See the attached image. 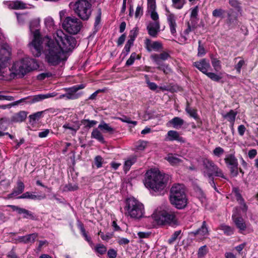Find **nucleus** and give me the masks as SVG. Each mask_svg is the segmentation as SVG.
Masks as SVG:
<instances>
[{
	"mask_svg": "<svg viewBox=\"0 0 258 258\" xmlns=\"http://www.w3.org/2000/svg\"><path fill=\"white\" fill-rule=\"evenodd\" d=\"M30 31L33 34V40L29 44L30 49L36 57H39L43 51L45 60L50 65L56 66L66 61L68 57V52L75 47L76 40L74 37L57 30L53 34L55 41L48 36L41 37L39 30Z\"/></svg>",
	"mask_w": 258,
	"mask_h": 258,
	"instance_id": "nucleus-1",
	"label": "nucleus"
},
{
	"mask_svg": "<svg viewBox=\"0 0 258 258\" xmlns=\"http://www.w3.org/2000/svg\"><path fill=\"white\" fill-rule=\"evenodd\" d=\"M145 175V185L155 191L163 190L168 179L167 175L162 174L155 169L148 170Z\"/></svg>",
	"mask_w": 258,
	"mask_h": 258,
	"instance_id": "nucleus-2",
	"label": "nucleus"
},
{
	"mask_svg": "<svg viewBox=\"0 0 258 258\" xmlns=\"http://www.w3.org/2000/svg\"><path fill=\"white\" fill-rule=\"evenodd\" d=\"M170 201L176 208L181 209L187 205V198L184 186L181 184H174L170 189Z\"/></svg>",
	"mask_w": 258,
	"mask_h": 258,
	"instance_id": "nucleus-3",
	"label": "nucleus"
},
{
	"mask_svg": "<svg viewBox=\"0 0 258 258\" xmlns=\"http://www.w3.org/2000/svg\"><path fill=\"white\" fill-rule=\"evenodd\" d=\"M95 0H78L70 3L69 7L82 20H87L92 13V6Z\"/></svg>",
	"mask_w": 258,
	"mask_h": 258,
	"instance_id": "nucleus-4",
	"label": "nucleus"
},
{
	"mask_svg": "<svg viewBox=\"0 0 258 258\" xmlns=\"http://www.w3.org/2000/svg\"><path fill=\"white\" fill-rule=\"evenodd\" d=\"M37 67L34 59L25 58L14 62L9 71L16 76L23 77L27 73L36 69Z\"/></svg>",
	"mask_w": 258,
	"mask_h": 258,
	"instance_id": "nucleus-5",
	"label": "nucleus"
},
{
	"mask_svg": "<svg viewBox=\"0 0 258 258\" xmlns=\"http://www.w3.org/2000/svg\"><path fill=\"white\" fill-rule=\"evenodd\" d=\"M125 210L127 216L135 219L142 217L144 213V205L134 198L126 199Z\"/></svg>",
	"mask_w": 258,
	"mask_h": 258,
	"instance_id": "nucleus-6",
	"label": "nucleus"
},
{
	"mask_svg": "<svg viewBox=\"0 0 258 258\" xmlns=\"http://www.w3.org/2000/svg\"><path fill=\"white\" fill-rule=\"evenodd\" d=\"M152 217L159 225H172L177 222L175 214L172 212L156 211Z\"/></svg>",
	"mask_w": 258,
	"mask_h": 258,
	"instance_id": "nucleus-7",
	"label": "nucleus"
},
{
	"mask_svg": "<svg viewBox=\"0 0 258 258\" xmlns=\"http://www.w3.org/2000/svg\"><path fill=\"white\" fill-rule=\"evenodd\" d=\"M203 173L205 177H211L213 175L226 179L222 170L213 161L205 159L203 160Z\"/></svg>",
	"mask_w": 258,
	"mask_h": 258,
	"instance_id": "nucleus-8",
	"label": "nucleus"
},
{
	"mask_svg": "<svg viewBox=\"0 0 258 258\" xmlns=\"http://www.w3.org/2000/svg\"><path fill=\"white\" fill-rule=\"evenodd\" d=\"M82 27V23L75 17H67L62 22V27L68 33L77 34Z\"/></svg>",
	"mask_w": 258,
	"mask_h": 258,
	"instance_id": "nucleus-9",
	"label": "nucleus"
},
{
	"mask_svg": "<svg viewBox=\"0 0 258 258\" xmlns=\"http://www.w3.org/2000/svg\"><path fill=\"white\" fill-rule=\"evenodd\" d=\"M170 57L169 54L167 52H163L160 54H154L151 55V58L153 61L158 65L157 68L163 72L165 74L171 72V69L168 65L161 62V60H165Z\"/></svg>",
	"mask_w": 258,
	"mask_h": 258,
	"instance_id": "nucleus-10",
	"label": "nucleus"
},
{
	"mask_svg": "<svg viewBox=\"0 0 258 258\" xmlns=\"http://www.w3.org/2000/svg\"><path fill=\"white\" fill-rule=\"evenodd\" d=\"M10 48L8 46H5L0 50V73H4L3 71L7 66L8 61L11 54Z\"/></svg>",
	"mask_w": 258,
	"mask_h": 258,
	"instance_id": "nucleus-11",
	"label": "nucleus"
},
{
	"mask_svg": "<svg viewBox=\"0 0 258 258\" xmlns=\"http://www.w3.org/2000/svg\"><path fill=\"white\" fill-rule=\"evenodd\" d=\"M165 11L170 32L172 35L175 36L176 34V17L169 11V9L166 6L165 7Z\"/></svg>",
	"mask_w": 258,
	"mask_h": 258,
	"instance_id": "nucleus-12",
	"label": "nucleus"
},
{
	"mask_svg": "<svg viewBox=\"0 0 258 258\" xmlns=\"http://www.w3.org/2000/svg\"><path fill=\"white\" fill-rule=\"evenodd\" d=\"M237 211L238 208H235L232 215V220L239 232L242 233L246 230L247 224L242 217L239 215Z\"/></svg>",
	"mask_w": 258,
	"mask_h": 258,
	"instance_id": "nucleus-13",
	"label": "nucleus"
},
{
	"mask_svg": "<svg viewBox=\"0 0 258 258\" xmlns=\"http://www.w3.org/2000/svg\"><path fill=\"white\" fill-rule=\"evenodd\" d=\"M84 88V85L80 84L74 86L71 88H65L64 90L67 92V93L65 94V98L68 99H76L78 98L80 96V95L76 93L77 92Z\"/></svg>",
	"mask_w": 258,
	"mask_h": 258,
	"instance_id": "nucleus-14",
	"label": "nucleus"
},
{
	"mask_svg": "<svg viewBox=\"0 0 258 258\" xmlns=\"http://www.w3.org/2000/svg\"><path fill=\"white\" fill-rule=\"evenodd\" d=\"M191 234L195 236H197V237L200 240H203L206 238L209 235V232L206 221H204L203 222L201 228L195 231L191 232Z\"/></svg>",
	"mask_w": 258,
	"mask_h": 258,
	"instance_id": "nucleus-15",
	"label": "nucleus"
},
{
	"mask_svg": "<svg viewBox=\"0 0 258 258\" xmlns=\"http://www.w3.org/2000/svg\"><path fill=\"white\" fill-rule=\"evenodd\" d=\"M194 66L204 74H207L208 70L211 68L209 61L206 58L195 61L194 63Z\"/></svg>",
	"mask_w": 258,
	"mask_h": 258,
	"instance_id": "nucleus-16",
	"label": "nucleus"
},
{
	"mask_svg": "<svg viewBox=\"0 0 258 258\" xmlns=\"http://www.w3.org/2000/svg\"><path fill=\"white\" fill-rule=\"evenodd\" d=\"M160 22H150L147 27L148 34L152 37H157L160 32Z\"/></svg>",
	"mask_w": 258,
	"mask_h": 258,
	"instance_id": "nucleus-17",
	"label": "nucleus"
},
{
	"mask_svg": "<svg viewBox=\"0 0 258 258\" xmlns=\"http://www.w3.org/2000/svg\"><path fill=\"white\" fill-rule=\"evenodd\" d=\"M9 7L11 9L16 10H23L34 8V6L27 5L23 3L22 1L18 0L10 2Z\"/></svg>",
	"mask_w": 258,
	"mask_h": 258,
	"instance_id": "nucleus-18",
	"label": "nucleus"
},
{
	"mask_svg": "<svg viewBox=\"0 0 258 258\" xmlns=\"http://www.w3.org/2000/svg\"><path fill=\"white\" fill-rule=\"evenodd\" d=\"M13 211L17 212L19 214H23L24 218L30 219L34 220L35 219V216L31 212L25 209L20 208L16 206H11Z\"/></svg>",
	"mask_w": 258,
	"mask_h": 258,
	"instance_id": "nucleus-19",
	"label": "nucleus"
},
{
	"mask_svg": "<svg viewBox=\"0 0 258 258\" xmlns=\"http://www.w3.org/2000/svg\"><path fill=\"white\" fill-rule=\"evenodd\" d=\"M145 47L148 51L152 50L157 51L162 47V44L159 41H152L150 39L146 38L145 40Z\"/></svg>",
	"mask_w": 258,
	"mask_h": 258,
	"instance_id": "nucleus-20",
	"label": "nucleus"
},
{
	"mask_svg": "<svg viewBox=\"0 0 258 258\" xmlns=\"http://www.w3.org/2000/svg\"><path fill=\"white\" fill-rule=\"evenodd\" d=\"M165 159L167 160L172 166H177L182 162L180 156L175 154H168Z\"/></svg>",
	"mask_w": 258,
	"mask_h": 258,
	"instance_id": "nucleus-21",
	"label": "nucleus"
},
{
	"mask_svg": "<svg viewBox=\"0 0 258 258\" xmlns=\"http://www.w3.org/2000/svg\"><path fill=\"white\" fill-rule=\"evenodd\" d=\"M62 127L66 130L71 131L72 134L75 135L77 131H78L80 127V124L78 120L70 121L64 124Z\"/></svg>",
	"mask_w": 258,
	"mask_h": 258,
	"instance_id": "nucleus-22",
	"label": "nucleus"
},
{
	"mask_svg": "<svg viewBox=\"0 0 258 258\" xmlns=\"http://www.w3.org/2000/svg\"><path fill=\"white\" fill-rule=\"evenodd\" d=\"M166 140L169 141H173L176 140L180 142H183V139L181 137L178 133L175 131H169L168 132L166 137Z\"/></svg>",
	"mask_w": 258,
	"mask_h": 258,
	"instance_id": "nucleus-23",
	"label": "nucleus"
},
{
	"mask_svg": "<svg viewBox=\"0 0 258 258\" xmlns=\"http://www.w3.org/2000/svg\"><path fill=\"white\" fill-rule=\"evenodd\" d=\"M45 27L49 31H52L56 28L53 19L50 16H47L44 19Z\"/></svg>",
	"mask_w": 258,
	"mask_h": 258,
	"instance_id": "nucleus-24",
	"label": "nucleus"
},
{
	"mask_svg": "<svg viewBox=\"0 0 258 258\" xmlns=\"http://www.w3.org/2000/svg\"><path fill=\"white\" fill-rule=\"evenodd\" d=\"M57 93L55 92L49 93L46 94H39L38 95H35L33 96L32 99L31 103H35L37 102H39L42 100H44L46 98L54 97L56 96Z\"/></svg>",
	"mask_w": 258,
	"mask_h": 258,
	"instance_id": "nucleus-25",
	"label": "nucleus"
},
{
	"mask_svg": "<svg viewBox=\"0 0 258 258\" xmlns=\"http://www.w3.org/2000/svg\"><path fill=\"white\" fill-rule=\"evenodd\" d=\"M98 128L100 129L104 133H108L109 134H113L115 130L109 125V124L102 121L98 125Z\"/></svg>",
	"mask_w": 258,
	"mask_h": 258,
	"instance_id": "nucleus-26",
	"label": "nucleus"
},
{
	"mask_svg": "<svg viewBox=\"0 0 258 258\" xmlns=\"http://www.w3.org/2000/svg\"><path fill=\"white\" fill-rule=\"evenodd\" d=\"M45 198V195H36L30 192H26L22 194L21 196L19 197L18 199H29L31 200H41Z\"/></svg>",
	"mask_w": 258,
	"mask_h": 258,
	"instance_id": "nucleus-27",
	"label": "nucleus"
},
{
	"mask_svg": "<svg viewBox=\"0 0 258 258\" xmlns=\"http://www.w3.org/2000/svg\"><path fill=\"white\" fill-rule=\"evenodd\" d=\"M224 160L228 168L231 166L238 165L237 159L233 154L227 155L225 158Z\"/></svg>",
	"mask_w": 258,
	"mask_h": 258,
	"instance_id": "nucleus-28",
	"label": "nucleus"
},
{
	"mask_svg": "<svg viewBox=\"0 0 258 258\" xmlns=\"http://www.w3.org/2000/svg\"><path fill=\"white\" fill-rule=\"evenodd\" d=\"M16 188L14 190L13 192L9 195V198H12L13 196H17L22 193L24 190L25 185L23 182L20 180L17 182Z\"/></svg>",
	"mask_w": 258,
	"mask_h": 258,
	"instance_id": "nucleus-29",
	"label": "nucleus"
},
{
	"mask_svg": "<svg viewBox=\"0 0 258 258\" xmlns=\"http://www.w3.org/2000/svg\"><path fill=\"white\" fill-rule=\"evenodd\" d=\"M234 194L236 200L240 205V208L241 209L243 212H246L247 210V207L244 203L243 199L242 198L241 195L238 192L237 190H235Z\"/></svg>",
	"mask_w": 258,
	"mask_h": 258,
	"instance_id": "nucleus-30",
	"label": "nucleus"
},
{
	"mask_svg": "<svg viewBox=\"0 0 258 258\" xmlns=\"http://www.w3.org/2000/svg\"><path fill=\"white\" fill-rule=\"evenodd\" d=\"M27 117V113L24 111H21L14 114L12 121L15 122H21L25 120Z\"/></svg>",
	"mask_w": 258,
	"mask_h": 258,
	"instance_id": "nucleus-31",
	"label": "nucleus"
},
{
	"mask_svg": "<svg viewBox=\"0 0 258 258\" xmlns=\"http://www.w3.org/2000/svg\"><path fill=\"white\" fill-rule=\"evenodd\" d=\"M237 115V112L234 111L233 110H230L229 112H228L226 114L224 115V117L227 119V120L230 122L231 130L232 131H234L233 125L234 123V121L235 120L236 115Z\"/></svg>",
	"mask_w": 258,
	"mask_h": 258,
	"instance_id": "nucleus-32",
	"label": "nucleus"
},
{
	"mask_svg": "<svg viewBox=\"0 0 258 258\" xmlns=\"http://www.w3.org/2000/svg\"><path fill=\"white\" fill-rule=\"evenodd\" d=\"M184 121L179 117H175L169 121L168 123L172 125L175 128L178 129L184 124Z\"/></svg>",
	"mask_w": 258,
	"mask_h": 258,
	"instance_id": "nucleus-33",
	"label": "nucleus"
},
{
	"mask_svg": "<svg viewBox=\"0 0 258 258\" xmlns=\"http://www.w3.org/2000/svg\"><path fill=\"white\" fill-rule=\"evenodd\" d=\"M99 128H94L91 133V138L98 140L101 143L104 142V139L102 133L98 130Z\"/></svg>",
	"mask_w": 258,
	"mask_h": 258,
	"instance_id": "nucleus-34",
	"label": "nucleus"
},
{
	"mask_svg": "<svg viewBox=\"0 0 258 258\" xmlns=\"http://www.w3.org/2000/svg\"><path fill=\"white\" fill-rule=\"evenodd\" d=\"M219 229L222 230L226 235H231L234 233V228L225 224H221L219 226Z\"/></svg>",
	"mask_w": 258,
	"mask_h": 258,
	"instance_id": "nucleus-35",
	"label": "nucleus"
},
{
	"mask_svg": "<svg viewBox=\"0 0 258 258\" xmlns=\"http://www.w3.org/2000/svg\"><path fill=\"white\" fill-rule=\"evenodd\" d=\"M136 158L133 157L129 158L127 160L124 162V170L125 171H128L131 166L136 162Z\"/></svg>",
	"mask_w": 258,
	"mask_h": 258,
	"instance_id": "nucleus-36",
	"label": "nucleus"
},
{
	"mask_svg": "<svg viewBox=\"0 0 258 258\" xmlns=\"http://www.w3.org/2000/svg\"><path fill=\"white\" fill-rule=\"evenodd\" d=\"M27 98H28V97L22 98L19 100L14 102L12 104L0 105V108L3 109H6L7 108H10L12 106L17 105L21 103L24 102L25 100Z\"/></svg>",
	"mask_w": 258,
	"mask_h": 258,
	"instance_id": "nucleus-37",
	"label": "nucleus"
},
{
	"mask_svg": "<svg viewBox=\"0 0 258 258\" xmlns=\"http://www.w3.org/2000/svg\"><path fill=\"white\" fill-rule=\"evenodd\" d=\"M185 111L190 115V116L193 117L195 119L198 118V115L196 110L190 107L188 103H187Z\"/></svg>",
	"mask_w": 258,
	"mask_h": 258,
	"instance_id": "nucleus-38",
	"label": "nucleus"
},
{
	"mask_svg": "<svg viewBox=\"0 0 258 258\" xmlns=\"http://www.w3.org/2000/svg\"><path fill=\"white\" fill-rule=\"evenodd\" d=\"M82 123L84 125L86 128L88 129L95 126L97 121L94 120L84 119L82 121Z\"/></svg>",
	"mask_w": 258,
	"mask_h": 258,
	"instance_id": "nucleus-39",
	"label": "nucleus"
},
{
	"mask_svg": "<svg viewBox=\"0 0 258 258\" xmlns=\"http://www.w3.org/2000/svg\"><path fill=\"white\" fill-rule=\"evenodd\" d=\"M140 56L139 55L137 54V53L135 52H133L131 54L130 58L126 61L125 64L127 66H131L134 63L135 60L136 59H140Z\"/></svg>",
	"mask_w": 258,
	"mask_h": 258,
	"instance_id": "nucleus-40",
	"label": "nucleus"
},
{
	"mask_svg": "<svg viewBox=\"0 0 258 258\" xmlns=\"http://www.w3.org/2000/svg\"><path fill=\"white\" fill-rule=\"evenodd\" d=\"M208 252V249L206 245H204L200 247L198 252V258H204Z\"/></svg>",
	"mask_w": 258,
	"mask_h": 258,
	"instance_id": "nucleus-41",
	"label": "nucleus"
},
{
	"mask_svg": "<svg viewBox=\"0 0 258 258\" xmlns=\"http://www.w3.org/2000/svg\"><path fill=\"white\" fill-rule=\"evenodd\" d=\"M96 252H98L100 254H104L106 251L107 248L106 246H105L102 244H98L96 245L94 248Z\"/></svg>",
	"mask_w": 258,
	"mask_h": 258,
	"instance_id": "nucleus-42",
	"label": "nucleus"
},
{
	"mask_svg": "<svg viewBox=\"0 0 258 258\" xmlns=\"http://www.w3.org/2000/svg\"><path fill=\"white\" fill-rule=\"evenodd\" d=\"M198 43L199 46L198 48L197 55L199 57H201L206 54V51L204 45L202 44L201 40H199Z\"/></svg>",
	"mask_w": 258,
	"mask_h": 258,
	"instance_id": "nucleus-43",
	"label": "nucleus"
},
{
	"mask_svg": "<svg viewBox=\"0 0 258 258\" xmlns=\"http://www.w3.org/2000/svg\"><path fill=\"white\" fill-rule=\"evenodd\" d=\"M191 31V28L188 23L187 28L183 31V34L181 35V39H183L184 42H186L189 39L188 34Z\"/></svg>",
	"mask_w": 258,
	"mask_h": 258,
	"instance_id": "nucleus-44",
	"label": "nucleus"
},
{
	"mask_svg": "<svg viewBox=\"0 0 258 258\" xmlns=\"http://www.w3.org/2000/svg\"><path fill=\"white\" fill-rule=\"evenodd\" d=\"M139 30L137 27L134 28L130 33L129 38L130 39L128 40H132V42L134 43V40L137 37L138 34Z\"/></svg>",
	"mask_w": 258,
	"mask_h": 258,
	"instance_id": "nucleus-45",
	"label": "nucleus"
},
{
	"mask_svg": "<svg viewBox=\"0 0 258 258\" xmlns=\"http://www.w3.org/2000/svg\"><path fill=\"white\" fill-rule=\"evenodd\" d=\"M172 6L177 9H181L185 4L184 0H172Z\"/></svg>",
	"mask_w": 258,
	"mask_h": 258,
	"instance_id": "nucleus-46",
	"label": "nucleus"
},
{
	"mask_svg": "<svg viewBox=\"0 0 258 258\" xmlns=\"http://www.w3.org/2000/svg\"><path fill=\"white\" fill-rule=\"evenodd\" d=\"M212 64L216 71H219L221 68V62L217 58H212L211 59Z\"/></svg>",
	"mask_w": 258,
	"mask_h": 258,
	"instance_id": "nucleus-47",
	"label": "nucleus"
},
{
	"mask_svg": "<svg viewBox=\"0 0 258 258\" xmlns=\"http://www.w3.org/2000/svg\"><path fill=\"white\" fill-rule=\"evenodd\" d=\"M205 75H206L212 80L216 82H218L222 79L221 76L214 73L207 72Z\"/></svg>",
	"mask_w": 258,
	"mask_h": 258,
	"instance_id": "nucleus-48",
	"label": "nucleus"
},
{
	"mask_svg": "<svg viewBox=\"0 0 258 258\" xmlns=\"http://www.w3.org/2000/svg\"><path fill=\"white\" fill-rule=\"evenodd\" d=\"M133 43H134L132 42V40H127L122 51V53L124 54L125 56L127 55L130 52L131 47L133 45Z\"/></svg>",
	"mask_w": 258,
	"mask_h": 258,
	"instance_id": "nucleus-49",
	"label": "nucleus"
},
{
	"mask_svg": "<svg viewBox=\"0 0 258 258\" xmlns=\"http://www.w3.org/2000/svg\"><path fill=\"white\" fill-rule=\"evenodd\" d=\"M78 227H79V228H80V230H81V232H82V233L83 235L85 237V239H86L87 241H88L89 242H90V244H92V241H91V238H90V237H88V235H87V234H86V231H85V228H84V225H83V224L80 223H79V224H78Z\"/></svg>",
	"mask_w": 258,
	"mask_h": 258,
	"instance_id": "nucleus-50",
	"label": "nucleus"
},
{
	"mask_svg": "<svg viewBox=\"0 0 258 258\" xmlns=\"http://www.w3.org/2000/svg\"><path fill=\"white\" fill-rule=\"evenodd\" d=\"M147 142L144 141H139L136 144V148L140 151L144 150L146 147Z\"/></svg>",
	"mask_w": 258,
	"mask_h": 258,
	"instance_id": "nucleus-51",
	"label": "nucleus"
},
{
	"mask_svg": "<svg viewBox=\"0 0 258 258\" xmlns=\"http://www.w3.org/2000/svg\"><path fill=\"white\" fill-rule=\"evenodd\" d=\"M181 232V230H178L174 232V233L171 235V237L168 239V242L169 244L173 243L180 235Z\"/></svg>",
	"mask_w": 258,
	"mask_h": 258,
	"instance_id": "nucleus-52",
	"label": "nucleus"
},
{
	"mask_svg": "<svg viewBox=\"0 0 258 258\" xmlns=\"http://www.w3.org/2000/svg\"><path fill=\"white\" fill-rule=\"evenodd\" d=\"M27 237V239L28 243H33L35 242V240L38 237V233H33L32 234H29L26 235Z\"/></svg>",
	"mask_w": 258,
	"mask_h": 258,
	"instance_id": "nucleus-53",
	"label": "nucleus"
},
{
	"mask_svg": "<svg viewBox=\"0 0 258 258\" xmlns=\"http://www.w3.org/2000/svg\"><path fill=\"white\" fill-rule=\"evenodd\" d=\"M117 119L120 120L122 122H126L127 123H132L134 125L137 124V122L136 121H132L130 117H127L126 116H122V117H117Z\"/></svg>",
	"mask_w": 258,
	"mask_h": 258,
	"instance_id": "nucleus-54",
	"label": "nucleus"
},
{
	"mask_svg": "<svg viewBox=\"0 0 258 258\" xmlns=\"http://www.w3.org/2000/svg\"><path fill=\"white\" fill-rule=\"evenodd\" d=\"M148 1V11L156 10V0H147Z\"/></svg>",
	"mask_w": 258,
	"mask_h": 258,
	"instance_id": "nucleus-55",
	"label": "nucleus"
},
{
	"mask_svg": "<svg viewBox=\"0 0 258 258\" xmlns=\"http://www.w3.org/2000/svg\"><path fill=\"white\" fill-rule=\"evenodd\" d=\"M103 158L100 156H97L94 159V163L97 168L102 167L103 163Z\"/></svg>",
	"mask_w": 258,
	"mask_h": 258,
	"instance_id": "nucleus-56",
	"label": "nucleus"
},
{
	"mask_svg": "<svg viewBox=\"0 0 258 258\" xmlns=\"http://www.w3.org/2000/svg\"><path fill=\"white\" fill-rule=\"evenodd\" d=\"M230 171V174L232 176L236 177L238 174V165L231 166L229 167Z\"/></svg>",
	"mask_w": 258,
	"mask_h": 258,
	"instance_id": "nucleus-57",
	"label": "nucleus"
},
{
	"mask_svg": "<svg viewBox=\"0 0 258 258\" xmlns=\"http://www.w3.org/2000/svg\"><path fill=\"white\" fill-rule=\"evenodd\" d=\"M42 114V112L39 111L30 115L29 116L30 120H33L34 121L36 120H38V119L40 118V117H41Z\"/></svg>",
	"mask_w": 258,
	"mask_h": 258,
	"instance_id": "nucleus-58",
	"label": "nucleus"
},
{
	"mask_svg": "<svg viewBox=\"0 0 258 258\" xmlns=\"http://www.w3.org/2000/svg\"><path fill=\"white\" fill-rule=\"evenodd\" d=\"M224 14V11L221 9H215L212 12L213 16L215 17H221Z\"/></svg>",
	"mask_w": 258,
	"mask_h": 258,
	"instance_id": "nucleus-59",
	"label": "nucleus"
},
{
	"mask_svg": "<svg viewBox=\"0 0 258 258\" xmlns=\"http://www.w3.org/2000/svg\"><path fill=\"white\" fill-rule=\"evenodd\" d=\"M245 65V61L243 59L240 60L238 62L235 66V69H236L238 73H240L241 69Z\"/></svg>",
	"mask_w": 258,
	"mask_h": 258,
	"instance_id": "nucleus-60",
	"label": "nucleus"
},
{
	"mask_svg": "<svg viewBox=\"0 0 258 258\" xmlns=\"http://www.w3.org/2000/svg\"><path fill=\"white\" fill-rule=\"evenodd\" d=\"M143 14V7L141 5H138L135 12V17L138 18Z\"/></svg>",
	"mask_w": 258,
	"mask_h": 258,
	"instance_id": "nucleus-61",
	"label": "nucleus"
},
{
	"mask_svg": "<svg viewBox=\"0 0 258 258\" xmlns=\"http://www.w3.org/2000/svg\"><path fill=\"white\" fill-rule=\"evenodd\" d=\"M150 13L151 19L154 21V22H159V15L156 10L149 12Z\"/></svg>",
	"mask_w": 258,
	"mask_h": 258,
	"instance_id": "nucleus-62",
	"label": "nucleus"
},
{
	"mask_svg": "<svg viewBox=\"0 0 258 258\" xmlns=\"http://www.w3.org/2000/svg\"><path fill=\"white\" fill-rule=\"evenodd\" d=\"M224 152V151L223 148L220 147H216L213 150V154L214 155L220 157L221 155H222Z\"/></svg>",
	"mask_w": 258,
	"mask_h": 258,
	"instance_id": "nucleus-63",
	"label": "nucleus"
},
{
	"mask_svg": "<svg viewBox=\"0 0 258 258\" xmlns=\"http://www.w3.org/2000/svg\"><path fill=\"white\" fill-rule=\"evenodd\" d=\"M98 235L100 236V237L102 240H106V241L109 240L112 237V235L111 234L107 233L106 234H104L101 231H99L98 232Z\"/></svg>",
	"mask_w": 258,
	"mask_h": 258,
	"instance_id": "nucleus-64",
	"label": "nucleus"
}]
</instances>
